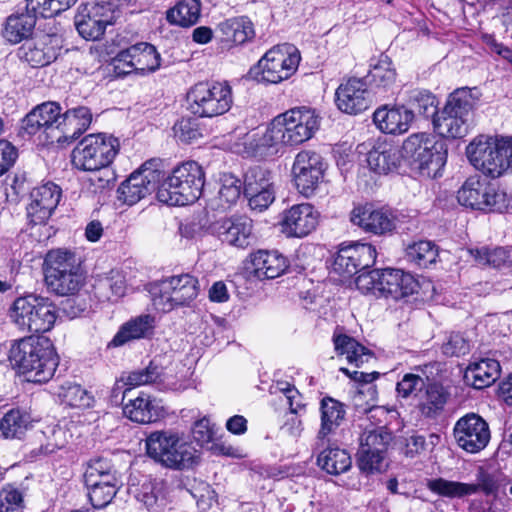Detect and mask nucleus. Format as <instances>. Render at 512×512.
I'll list each match as a JSON object with an SVG mask.
<instances>
[{
  "label": "nucleus",
  "instance_id": "obj_1",
  "mask_svg": "<svg viewBox=\"0 0 512 512\" xmlns=\"http://www.w3.org/2000/svg\"><path fill=\"white\" fill-rule=\"evenodd\" d=\"M8 358L12 368L33 383L48 382L59 365L54 344L45 336H29L16 341Z\"/></svg>",
  "mask_w": 512,
  "mask_h": 512
},
{
  "label": "nucleus",
  "instance_id": "obj_2",
  "mask_svg": "<svg viewBox=\"0 0 512 512\" xmlns=\"http://www.w3.org/2000/svg\"><path fill=\"white\" fill-rule=\"evenodd\" d=\"M320 118L307 107H296L275 117L256 147H273L280 143L298 145L311 139L319 129Z\"/></svg>",
  "mask_w": 512,
  "mask_h": 512
},
{
  "label": "nucleus",
  "instance_id": "obj_3",
  "mask_svg": "<svg viewBox=\"0 0 512 512\" xmlns=\"http://www.w3.org/2000/svg\"><path fill=\"white\" fill-rule=\"evenodd\" d=\"M480 96L481 93L477 87L456 89L434 117V130L445 138L465 137L472 124L473 110Z\"/></svg>",
  "mask_w": 512,
  "mask_h": 512
},
{
  "label": "nucleus",
  "instance_id": "obj_4",
  "mask_svg": "<svg viewBox=\"0 0 512 512\" xmlns=\"http://www.w3.org/2000/svg\"><path fill=\"white\" fill-rule=\"evenodd\" d=\"M148 457L165 468L185 470L198 463V451L171 430L151 432L145 440Z\"/></svg>",
  "mask_w": 512,
  "mask_h": 512
},
{
  "label": "nucleus",
  "instance_id": "obj_5",
  "mask_svg": "<svg viewBox=\"0 0 512 512\" xmlns=\"http://www.w3.org/2000/svg\"><path fill=\"white\" fill-rule=\"evenodd\" d=\"M204 182L202 167L194 161L185 162L160 184L157 199L170 206L192 204L200 198Z\"/></svg>",
  "mask_w": 512,
  "mask_h": 512
},
{
  "label": "nucleus",
  "instance_id": "obj_6",
  "mask_svg": "<svg viewBox=\"0 0 512 512\" xmlns=\"http://www.w3.org/2000/svg\"><path fill=\"white\" fill-rule=\"evenodd\" d=\"M44 274L48 289L60 296L74 295L84 284L80 262L68 250L49 251L44 259Z\"/></svg>",
  "mask_w": 512,
  "mask_h": 512
},
{
  "label": "nucleus",
  "instance_id": "obj_7",
  "mask_svg": "<svg viewBox=\"0 0 512 512\" xmlns=\"http://www.w3.org/2000/svg\"><path fill=\"white\" fill-rule=\"evenodd\" d=\"M27 12L10 15L4 24L2 36L11 44L29 40L36 24L37 15L54 17L73 6L77 0H26Z\"/></svg>",
  "mask_w": 512,
  "mask_h": 512
},
{
  "label": "nucleus",
  "instance_id": "obj_8",
  "mask_svg": "<svg viewBox=\"0 0 512 512\" xmlns=\"http://www.w3.org/2000/svg\"><path fill=\"white\" fill-rule=\"evenodd\" d=\"M466 153L470 163L491 178L512 170V137L474 140L467 146Z\"/></svg>",
  "mask_w": 512,
  "mask_h": 512
},
{
  "label": "nucleus",
  "instance_id": "obj_9",
  "mask_svg": "<svg viewBox=\"0 0 512 512\" xmlns=\"http://www.w3.org/2000/svg\"><path fill=\"white\" fill-rule=\"evenodd\" d=\"M148 291L157 310L169 312L189 306L199 293V282L190 274L171 276L149 284Z\"/></svg>",
  "mask_w": 512,
  "mask_h": 512
},
{
  "label": "nucleus",
  "instance_id": "obj_10",
  "mask_svg": "<svg viewBox=\"0 0 512 512\" xmlns=\"http://www.w3.org/2000/svg\"><path fill=\"white\" fill-rule=\"evenodd\" d=\"M10 316L21 330L45 333L55 324L56 306L49 298L27 295L14 301Z\"/></svg>",
  "mask_w": 512,
  "mask_h": 512
},
{
  "label": "nucleus",
  "instance_id": "obj_11",
  "mask_svg": "<svg viewBox=\"0 0 512 512\" xmlns=\"http://www.w3.org/2000/svg\"><path fill=\"white\" fill-rule=\"evenodd\" d=\"M117 138L103 133L85 136L72 151V164L79 170L96 171L110 165L119 151Z\"/></svg>",
  "mask_w": 512,
  "mask_h": 512
},
{
  "label": "nucleus",
  "instance_id": "obj_12",
  "mask_svg": "<svg viewBox=\"0 0 512 512\" xmlns=\"http://www.w3.org/2000/svg\"><path fill=\"white\" fill-rule=\"evenodd\" d=\"M460 205L484 212L502 213L512 207V196L477 177L468 178L457 192Z\"/></svg>",
  "mask_w": 512,
  "mask_h": 512
},
{
  "label": "nucleus",
  "instance_id": "obj_13",
  "mask_svg": "<svg viewBox=\"0 0 512 512\" xmlns=\"http://www.w3.org/2000/svg\"><path fill=\"white\" fill-rule=\"evenodd\" d=\"M187 101L190 111L195 115H222L232 105L231 87L226 82H199L189 90Z\"/></svg>",
  "mask_w": 512,
  "mask_h": 512
},
{
  "label": "nucleus",
  "instance_id": "obj_14",
  "mask_svg": "<svg viewBox=\"0 0 512 512\" xmlns=\"http://www.w3.org/2000/svg\"><path fill=\"white\" fill-rule=\"evenodd\" d=\"M300 53L290 44L273 47L251 69L255 76L261 74V80L276 84L293 75L300 62Z\"/></svg>",
  "mask_w": 512,
  "mask_h": 512
},
{
  "label": "nucleus",
  "instance_id": "obj_15",
  "mask_svg": "<svg viewBox=\"0 0 512 512\" xmlns=\"http://www.w3.org/2000/svg\"><path fill=\"white\" fill-rule=\"evenodd\" d=\"M155 166L154 160L147 161L123 181L117 189L118 200L134 205L158 189L163 175Z\"/></svg>",
  "mask_w": 512,
  "mask_h": 512
},
{
  "label": "nucleus",
  "instance_id": "obj_16",
  "mask_svg": "<svg viewBox=\"0 0 512 512\" xmlns=\"http://www.w3.org/2000/svg\"><path fill=\"white\" fill-rule=\"evenodd\" d=\"M326 163L323 157L311 150L300 151L292 166L293 180L297 190L304 196H311L324 178Z\"/></svg>",
  "mask_w": 512,
  "mask_h": 512
},
{
  "label": "nucleus",
  "instance_id": "obj_17",
  "mask_svg": "<svg viewBox=\"0 0 512 512\" xmlns=\"http://www.w3.org/2000/svg\"><path fill=\"white\" fill-rule=\"evenodd\" d=\"M272 173L262 166L250 167L244 174L243 194L252 210L262 212L275 199Z\"/></svg>",
  "mask_w": 512,
  "mask_h": 512
},
{
  "label": "nucleus",
  "instance_id": "obj_18",
  "mask_svg": "<svg viewBox=\"0 0 512 512\" xmlns=\"http://www.w3.org/2000/svg\"><path fill=\"white\" fill-rule=\"evenodd\" d=\"M453 434L458 446L471 454L486 448L491 438L488 423L476 413H467L459 418L454 425Z\"/></svg>",
  "mask_w": 512,
  "mask_h": 512
},
{
  "label": "nucleus",
  "instance_id": "obj_19",
  "mask_svg": "<svg viewBox=\"0 0 512 512\" xmlns=\"http://www.w3.org/2000/svg\"><path fill=\"white\" fill-rule=\"evenodd\" d=\"M377 252L368 243H353L339 249L332 264V270L344 279L374 265Z\"/></svg>",
  "mask_w": 512,
  "mask_h": 512
},
{
  "label": "nucleus",
  "instance_id": "obj_20",
  "mask_svg": "<svg viewBox=\"0 0 512 512\" xmlns=\"http://www.w3.org/2000/svg\"><path fill=\"white\" fill-rule=\"evenodd\" d=\"M63 39L57 34H40L26 40L17 51L18 58L32 68L54 62L62 49Z\"/></svg>",
  "mask_w": 512,
  "mask_h": 512
},
{
  "label": "nucleus",
  "instance_id": "obj_21",
  "mask_svg": "<svg viewBox=\"0 0 512 512\" xmlns=\"http://www.w3.org/2000/svg\"><path fill=\"white\" fill-rule=\"evenodd\" d=\"M160 60V54L156 48L146 42H140L121 50L113 59L114 67L119 74H128L131 71L154 72L159 69Z\"/></svg>",
  "mask_w": 512,
  "mask_h": 512
},
{
  "label": "nucleus",
  "instance_id": "obj_22",
  "mask_svg": "<svg viewBox=\"0 0 512 512\" xmlns=\"http://www.w3.org/2000/svg\"><path fill=\"white\" fill-rule=\"evenodd\" d=\"M116 20V14L101 0L92 4L81 5L75 16V26L79 34L88 40H97L105 32L106 26Z\"/></svg>",
  "mask_w": 512,
  "mask_h": 512
},
{
  "label": "nucleus",
  "instance_id": "obj_23",
  "mask_svg": "<svg viewBox=\"0 0 512 512\" xmlns=\"http://www.w3.org/2000/svg\"><path fill=\"white\" fill-rule=\"evenodd\" d=\"M61 107L56 102H45L35 107L22 121V130L29 136L42 131L46 140L58 142Z\"/></svg>",
  "mask_w": 512,
  "mask_h": 512
},
{
  "label": "nucleus",
  "instance_id": "obj_24",
  "mask_svg": "<svg viewBox=\"0 0 512 512\" xmlns=\"http://www.w3.org/2000/svg\"><path fill=\"white\" fill-rule=\"evenodd\" d=\"M319 213L309 203L296 204L282 213L281 231L288 237L302 238L318 224Z\"/></svg>",
  "mask_w": 512,
  "mask_h": 512
},
{
  "label": "nucleus",
  "instance_id": "obj_25",
  "mask_svg": "<svg viewBox=\"0 0 512 512\" xmlns=\"http://www.w3.org/2000/svg\"><path fill=\"white\" fill-rule=\"evenodd\" d=\"M131 388H126L122 392L121 403L123 406V414L131 421L148 424L158 421L165 414L161 401L152 398L150 395L140 393L135 398H129L127 402L124 400L128 397Z\"/></svg>",
  "mask_w": 512,
  "mask_h": 512
},
{
  "label": "nucleus",
  "instance_id": "obj_26",
  "mask_svg": "<svg viewBox=\"0 0 512 512\" xmlns=\"http://www.w3.org/2000/svg\"><path fill=\"white\" fill-rule=\"evenodd\" d=\"M378 274V297H390L394 300H399L417 292L419 287L418 281L411 274L399 269L388 268L378 270Z\"/></svg>",
  "mask_w": 512,
  "mask_h": 512
},
{
  "label": "nucleus",
  "instance_id": "obj_27",
  "mask_svg": "<svg viewBox=\"0 0 512 512\" xmlns=\"http://www.w3.org/2000/svg\"><path fill=\"white\" fill-rule=\"evenodd\" d=\"M61 192V188L52 182L34 188L30 194L31 203L27 207L30 222L35 225L44 224L56 209Z\"/></svg>",
  "mask_w": 512,
  "mask_h": 512
},
{
  "label": "nucleus",
  "instance_id": "obj_28",
  "mask_svg": "<svg viewBox=\"0 0 512 512\" xmlns=\"http://www.w3.org/2000/svg\"><path fill=\"white\" fill-rule=\"evenodd\" d=\"M337 107L347 114H358L371 105L370 93L361 79L351 78L336 90Z\"/></svg>",
  "mask_w": 512,
  "mask_h": 512
},
{
  "label": "nucleus",
  "instance_id": "obj_29",
  "mask_svg": "<svg viewBox=\"0 0 512 512\" xmlns=\"http://www.w3.org/2000/svg\"><path fill=\"white\" fill-rule=\"evenodd\" d=\"M350 221L365 232L384 235L395 229L394 216L383 209L371 205L357 206L350 213Z\"/></svg>",
  "mask_w": 512,
  "mask_h": 512
},
{
  "label": "nucleus",
  "instance_id": "obj_30",
  "mask_svg": "<svg viewBox=\"0 0 512 512\" xmlns=\"http://www.w3.org/2000/svg\"><path fill=\"white\" fill-rule=\"evenodd\" d=\"M414 120L412 111L404 105H384L377 108L373 114L376 127L386 134H403L409 130Z\"/></svg>",
  "mask_w": 512,
  "mask_h": 512
},
{
  "label": "nucleus",
  "instance_id": "obj_31",
  "mask_svg": "<svg viewBox=\"0 0 512 512\" xmlns=\"http://www.w3.org/2000/svg\"><path fill=\"white\" fill-rule=\"evenodd\" d=\"M252 227L250 218L239 216L219 221L215 231L223 243L245 249L252 244Z\"/></svg>",
  "mask_w": 512,
  "mask_h": 512
},
{
  "label": "nucleus",
  "instance_id": "obj_32",
  "mask_svg": "<svg viewBox=\"0 0 512 512\" xmlns=\"http://www.w3.org/2000/svg\"><path fill=\"white\" fill-rule=\"evenodd\" d=\"M92 122V113L88 107L78 106L61 114L59 135L61 142H72L82 135Z\"/></svg>",
  "mask_w": 512,
  "mask_h": 512
},
{
  "label": "nucleus",
  "instance_id": "obj_33",
  "mask_svg": "<svg viewBox=\"0 0 512 512\" xmlns=\"http://www.w3.org/2000/svg\"><path fill=\"white\" fill-rule=\"evenodd\" d=\"M251 264L253 273L259 280L275 279L288 268L286 257L277 251L260 250L253 254Z\"/></svg>",
  "mask_w": 512,
  "mask_h": 512
},
{
  "label": "nucleus",
  "instance_id": "obj_34",
  "mask_svg": "<svg viewBox=\"0 0 512 512\" xmlns=\"http://www.w3.org/2000/svg\"><path fill=\"white\" fill-rule=\"evenodd\" d=\"M500 374V364L495 359H481L469 364L464 372L465 384L483 389L493 384Z\"/></svg>",
  "mask_w": 512,
  "mask_h": 512
},
{
  "label": "nucleus",
  "instance_id": "obj_35",
  "mask_svg": "<svg viewBox=\"0 0 512 512\" xmlns=\"http://www.w3.org/2000/svg\"><path fill=\"white\" fill-rule=\"evenodd\" d=\"M447 150L445 144H438V147L429 150L419 158L410 160L408 166L419 176L425 178H437L441 176V170L446 164Z\"/></svg>",
  "mask_w": 512,
  "mask_h": 512
},
{
  "label": "nucleus",
  "instance_id": "obj_36",
  "mask_svg": "<svg viewBox=\"0 0 512 512\" xmlns=\"http://www.w3.org/2000/svg\"><path fill=\"white\" fill-rule=\"evenodd\" d=\"M400 158H402L400 150L387 142L375 143L367 153L370 169L379 174H387L396 169Z\"/></svg>",
  "mask_w": 512,
  "mask_h": 512
},
{
  "label": "nucleus",
  "instance_id": "obj_37",
  "mask_svg": "<svg viewBox=\"0 0 512 512\" xmlns=\"http://www.w3.org/2000/svg\"><path fill=\"white\" fill-rule=\"evenodd\" d=\"M370 85L383 92H393L397 73L390 57L382 53L377 59H372L367 75Z\"/></svg>",
  "mask_w": 512,
  "mask_h": 512
},
{
  "label": "nucleus",
  "instance_id": "obj_38",
  "mask_svg": "<svg viewBox=\"0 0 512 512\" xmlns=\"http://www.w3.org/2000/svg\"><path fill=\"white\" fill-rule=\"evenodd\" d=\"M154 329V317L149 314L134 317L124 323L111 341L115 347L127 342L147 338L152 335Z\"/></svg>",
  "mask_w": 512,
  "mask_h": 512
},
{
  "label": "nucleus",
  "instance_id": "obj_39",
  "mask_svg": "<svg viewBox=\"0 0 512 512\" xmlns=\"http://www.w3.org/2000/svg\"><path fill=\"white\" fill-rule=\"evenodd\" d=\"M424 391L418 408L425 418L435 419L444 410L450 393L442 384L437 382L428 383Z\"/></svg>",
  "mask_w": 512,
  "mask_h": 512
},
{
  "label": "nucleus",
  "instance_id": "obj_40",
  "mask_svg": "<svg viewBox=\"0 0 512 512\" xmlns=\"http://www.w3.org/2000/svg\"><path fill=\"white\" fill-rule=\"evenodd\" d=\"M321 426L318 438L324 439L334 433L344 420L346 411L344 404L332 397H324L320 402Z\"/></svg>",
  "mask_w": 512,
  "mask_h": 512
},
{
  "label": "nucleus",
  "instance_id": "obj_41",
  "mask_svg": "<svg viewBox=\"0 0 512 512\" xmlns=\"http://www.w3.org/2000/svg\"><path fill=\"white\" fill-rule=\"evenodd\" d=\"M33 419L29 412L21 408L8 410L0 420V431L6 439H22L32 428Z\"/></svg>",
  "mask_w": 512,
  "mask_h": 512
},
{
  "label": "nucleus",
  "instance_id": "obj_42",
  "mask_svg": "<svg viewBox=\"0 0 512 512\" xmlns=\"http://www.w3.org/2000/svg\"><path fill=\"white\" fill-rule=\"evenodd\" d=\"M218 29L225 41L236 45H242L255 36L253 23L245 16L227 19L218 25Z\"/></svg>",
  "mask_w": 512,
  "mask_h": 512
},
{
  "label": "nucleus",
  "instance_id": "obj_43",
  "mask_svg": "<svg viewBox=\"0 0 512 512\" xmlns=\"http://www.w3.org/2000/svg\"><path fill=\"white\" fill-rule=\"evenodd\" d=\"M201 15V0H179L175 6L168 9L166 19L172 25L191 27Z\"/></svg>",
  "mask_w": 512,
  "mask_h": 512
},
{
  "label": "nucleus",
  "instance_id": "obj_44",
  "mask_svg": "<svg viewBox=\"0 0 512 512\" xmlns=\"http://www.w3.org/2000/svg\"><path fill=\"white\" fill-rule=\"evenodd\" d=\"M333 343L336 352L339 355H346L347 361L356 367L362 366L373 355L369 349L346 334L335 333L333 335Z\"/></svg>",
  "mask_w": 512,
  "mask_h": 512
},
{
  "label": "nucleus",
  "instance_id": "obj_45",
  "mask_svg": "<svg viewBox=\"0 0 512 512\" xmlns=\"http://www.w3.org/2000/svg\"><path fill=\"white\" fill-rule=\"evenodd\" d=\"M316 463L326 473L339 475L351 468L352 460L345 449L328 447L318 454Z\"/></svg>",
  "mask_w": 512,
  "mask_h": 512
},
{
  "label": "nucleus",
  "instance_id": "obj_46",
  "mask_svg": "<svg viewBox=\"0 0 512 512\" xmlns=\"http://www.w3.org/2000/svg\"><path fill=\"white\" fill-rule=\"evenodd\" d=\"M443 143V141L437 139L432 134L425 132L414 133L404 140L400 150L401 156L406 163H409L410 160L419 158L422 154L428 153L429 150Z\"/></svg>",
  "mask_w": 512,
  "mask_h": 512
},
{
  "label": "nucleus",
  "instance_id": "obj_47",
  "mask_svg": "<svg viewBox=\"0 0 512 512\" xmlns=\"http://www.w3.org/2000/svg\"><path fill=\"white\" fill-rule=\"evenodd\" d=\"M406 105L408 106L407 110L412 111L413 116L418 113L425 118H432V121L439 112L436 96L427 90L414 89L409 91Z\"/></svg>",
  "mask_w": 512,
  "mask_h": 512
},
{
  "label": "nucleus",
  "instance_id": "obj_48",
  "mask_svg": "<svg viewBox=\"0 0 512 512\" xmlns=\"http://www.w3.org/2000/svg\"><path fill=\"white\" fill-rule=\"evenodd\" d=\"M94 290L101 300L117 301L125 294V279L120 273L111 271L109 275L101 277L96 281Z\"/></svg>",
  "mask_w": 512,
  "mask_h": 512
},
{
  "label": "nucleus",
  "instance_id": "obj_49",
  "mask_svg": "<svg viewBox=\"0 0 512 512\" xmlns=\"http://www.w3.org/2000/svg\"><path fill=\"white\" fill-rule=\"evenodd\" d=\"M406 257L419 267L427 268L434 264L438 257V247L429 240H419L407 245Z\"/></svg>",
  "mask_w": 512,
  "mask_h": 512
},
{
  "label": "nucleus",
  "instance_id": "obj_50",
  "mask_svg": "<svg viewBox=\"0 0 512 512\" xmlns=\"http://www.w3.org/2000/svg\"><path fill=\"white\" fill-rule=\"evenodd\" d=\"M428 489L442 497L463 498L474 495L475 487L469 483L450 481L444 478L431 479L427 483Z\"/></svg>",
  "mask_w": 512,
  "mask_h": 512
},
{
  "label": "nucleus",
  "instance_id": "obj_51",
  "mask_svg": "<svg viewBox=\"0 0 512 512\" xmlns=\"http://www.w3.org/2000/svg\"><path fill=\"white\" fill-rule=\"evenodd\" d=\"M391 441L392 434L385 427H378L373 430H366L362 434L359 449L386 456Z\"/></svg>",
  "mask_w": 512,
  "mask_h": 512
},
{
  "label": "nucleus",
  "instance_id": "obj_52",
  "mask_svg": "<svg viewBox=\"0 0 512 512\" xmlns=\"http://www.w3.org/2000/svg\"><path fill=\"white\" fill-rule=\"evenodd\" d=\"M59 397L63 403L74 408H89L94 402L93 396L87 390L74 383L61 386Z\"/></svg>",
  "mask_w": 512,
  "mask_h": 512
},
{
  "label": "nucleus",
  "instance_id": "obj_53",
  "mask_svg": "<svg viewBox=\"0 0 512 512\" xmlns=\"http://www.w3.org/2000/svg\"><path fill=\"white\" fill-rule=\"evenodd\" d=\"M220 183L218 198L220 206L225 209L237 202L243 192V185L239 178L230 173L223 174Z\"/></svg>",
  "mask_w": 512,
  "mask_h": 512
},
{
  "label": "nucleus",
  "instance_id": "obj_54",
  "mask_svg": "<svg viewBox=\"0 0 512 512\" xmlns=\"http://www.w3.org/2000/svg\"><path fill=\"white\" fill-rule=\"evenodd\" d=\"M470 254L479 265L492 266L494 268L503 266L510 257L509 252L502 247H496L494 249L487 247L471 249Z\"/></svg>",
  "mask_w": 512,
  "mask_h": 512
},
{
  "label": "nucleus",
  "instance_id": "obj_55",
  "mask_svg": "<svg viewBox=\"0 0 512 512\" xmlns=\"http://www.w3.org/2000/svg\"><path fill=\"white\" fill-rule=\"evenodd\" d=\"M356 463L361 473L366 475L382 473L388 467L385 455L360 449L357 452Z\"/></svg>",
  "mask_w": 512,
  "mask_h": 512
},
{
  "label": "nucleus",
  "instance_id": "obj_56",
  "mask_svg": "<svg viewBox=\"0 0 512 512\" xmlns=\"http://www.w3.org/2000/svg\"><path fill=\"white\" fill-rule=\"evenodd\" d=\"M163 374V368L154 360L145 368L133 370L128 373L124 385L141 386L156 382Z\"/></svg>",
  "mask_w": 512,
  "mask_h": 512
},
{
  "label": "nucleus",
  "instance_id": "obj_57",
  "mask_svg": "<svg viewBox=\"0 0 512 512\" xmlns=\"http://www.w3.org/2000/svg\"><path fill=\"white\" fill-rule=\"evenodd\" d=\"M174 137L182 143H192L202 137V128L196 118L187 117L178 120L173 128Z\"/></svg>",
  "mask_w": 512,
  "mask_h": 512
},
{
  "label": "nucleus",
  "instance_id": "obj_58",
  "mask_svg": "<svg viewBox=\"0 0 512 512\" xmlns=\"http://www.w3.org/2000/svg\"><path fill=\"white\" fill-rule=\"evenodd\" d=\"M120 485L119 483H113L112 485L85 487L91 505L96 509L106 507L116 496Z\"/></svg>",
  "mask_w": 512,
  "mask_h": 512
},
{
  "label": "nucleus",
  "instance_id": "obj_59",
  "mask_svg": "<svg viewBox=\"0 0 512 512\" xmlns=\"http://www.w3.org/2000/svg\"><path fill=\"white\" fill-rule=\"evenodd\" d=\"M425 379L418 374L406 373L396 385V392L399 397L410 398L417 397L426 385Z\"/></svg>",
  "mask_w": 512,
  "mask_h": 512
},
{
  "label": "nucleus",
  "instance_id": "obj_60",
  "mask_svg": "<svg viewBox=\"0 0 512 512\" xmlns=\"http://www.w3.org/2000/svg\"><path fill=\"white\" fill-rule=\"evenodd\" d=\"M84 466L83 478H89V480H93L99 475H104L105 478H108L111 473H118L112 460L103 456L91 458Z\"/></svg>",
  "mask_w": 512,
  "mask_h": 512
},
{
  "label": "nucleus",
  "instance_id": "obj_61",
  "mask_svg": "<svg viewBox=\"0 0 512 512\" xmlns=\"http://www.w3.org/2000/svg\"><path fill=\"white\" fill-rule=\"evenodd\" d=\"M476 489L474 494L482 492L486 496L492 495L497 492L499 484L495 479V476L485 471L483 468H479L476 474V483H469Z\"/></svg>",
  "mask_w": 512,
  "mask_h": 512
},
{
  "label": "nucleus",
  "instance_id": "obj_62",
  "mask_svg": "<svg viewBox=\"0 0 512 512\" xmlns=\"http://www.w3.org/2000/svg\"><path fill=\"white\" fill-rule=\"evenodd\" d=\"M192 435L194 440L201 446L212 442L215 436V430L209 418L203 417L197 420L193 424Z\"/></svg>",
  "mask_w": 512,
  "mask_h": 512
},
{
  "label": "nucleus",
  "instance_id": "obj_63",
  "mask_svg": "<svg viewBox=\"0 0 512 512\" xmlns=\"http://www.w3.org/2000/svg\"><path fill=\"white\" fill-rule=\"evenodd\" d=\"M357 274L358 276L355 280L357 288L363 293H372L377 296L378 269L371 271L363 270Z\"/></svg>",
  "mask_w": 512,
  "mask_h": 512
},
{
  "label": "nucleus",
  "instance_id": "obj_64",
  "mask_svg": "<svg viewBox=\"0 0 512 512\" xmlns=\"http://www.w3.org/2000/svg\"><path fill=\"white\" fill-rule=\"evenodd\" d=\"M22 502V495L19 491H4L0 494V512H19Z\"/></svg>",
  "mask_w": 512,
  "mask_h": 512
}]
</instances>
